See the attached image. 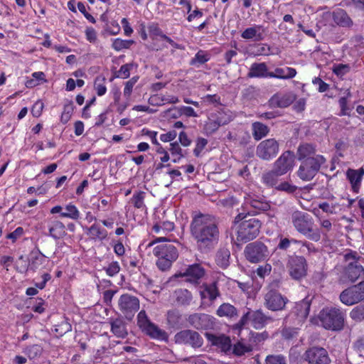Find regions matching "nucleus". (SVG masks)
Instances as JSON below:
<instances>
[{
  "mask_svg": "<svg viewBox=\"0 0 364 364\" xmlns=\"http://www.w3.org/2000/svg\"><path fill=\"white\" fill-rule=\"evenodd\" d=\"M190 230L198 250L202 253L210 252L218 243V221L213 215L203 213L195 215L190 225Z\"/></svg>",
  "mask_w": 364,
  "mask_h": 364,
  "instance_id": "nucleus-1",
  "label": "nucleus"
},
{
  "mask_svg": "<svg viewBox=\"0 0 364 364\" xmlns=\"http://www.w3.org/2000/svg\"><path fill=\"white\" fill-rule=\"evenodd\" d=\"M247 214L239 213L235 218V222L244 220L238 226L237 231V240L246 243L256 238L260 231L261 223L257 218L246 219Z\"/></svg>",
  "mask_w": 364,
  "mask_h": 364,
  "instance_id": "nucleus-2",
  "label": "nucleus"
},
{
  "mask_svg": "<svg viewBox=\"0 0 364 364\" xmlns=\"http://www.w3.org/2000/svg\"><path fill=\"white\" fill-rule=\"evenodd\" d=\"M153 253L158 257L156 265L162 271L168 269L178 256L177 249L170 242L158 245L154 248Z\"/></svg>",
  "mask_w": 364,
  "mask_h": 364,
  "instance_id": "nucleus-3",
  "label": "nucleus"
},
{
  "mask_svg": "<svg viewBox=\"0 0 364 364\" xmlns=\"http://www.w3.org/2000/svg\"><path fill=\"white\" fill-rule=\"evenodd\" d=\"M321 326L328 330L341 331L344 326L345 314L338 308H326L319 314Z\"/></svg>",
  "mask_w": 364,
  "mask_h": 364,
  "instance_id": "nucleus-4",
  "label": "nucleus"
},
{
  "mask_svg": "<svg viewBox=\"0 0 364 364\" xmlns=\"http://www.w3.org/2000/svg\"><path fill=\"white\" fill-rule=\"evenodd\" d=\"M292 166L291 161H276L273 168L262 174V183L267 187L276 188L279 177L287 173Z\"/></svg>",
  "mask_w": 364,
  "mask_h": 364,
  "instance_id": "nucleus-5",
  "label": "nucleus"
},
{
  "mask_svg": "<svg viewBox=\"0 0 364 364\" xmlns=\"http://www.w3.org/2000/svg\"><path fill=\"white\" fill-rule=\"evenodd\" d=\"M345 261L348 262L345 268V275L351 282L364 279V267L360 264L361 257L355 251H350L344 255Z\"/></svg>",
  "mask_w": 364,
  "mask_h": 364,
  "instance_id": "nucleus-6",
  "label": "nucleus"
},
{
  "mask_svg": "<svg viewBox=\"0 0 364 364\" xmlns=\"http://www.w3.org/2000/svg\"><path fill=\"white\" fill-rule=\"evenodd\" d=\"M244 253L246 259L251 263H258L265 260L269 256L267 247L259 241L247 245Z\"/></svg>",
  "mask_w": 364,
  "mask_h": 364,
  "instance_id": "nucleus-7",
  "label": "nucleus"
},
{
  "mask_svg": "<svg viewBox=\"0 0 364 364\" xmlns=\"http://www.w3.org/2000/svg\"><path fill=\"white\" fill-rule=\"evenodd\" d=\"M341 301L346 306H352L364 299V281L344 289L340 294Z\"/></svg>",
  "mask_w": 364,
  "mask_h": 364,
  "instance_id": "nucleus-8",
  "label": "nucleus"
},
{
  "mask_svg": "<svg viewBox=\"0 0 364 364\" xmlns=\"http://www.w3.org/2000/svg\"><path fill=\"white\" fill-rule=\"evenodd\" d=\"M119 309L127 320H132L139 309V300L129 294H122L118 300Z\"/></svg>",
  "mask_w": 364,
  "mask_h": 364,
  "instance_id": "nucleus-9",
  "label": "nucleus"
},
{
  "mask_svg": "<svg viewBox=\"0 0 364 364\" xmlns=\"http://www.w3.org/2000/svg\"><path fill=\"white\" fill-rule=\"evenodd\" d=\"M218 279L219 277L215 278L210 283H203L200 286L199 294L202 305L210 306L220 296L218 289Z\"/></svg>",
  "mask_w": 364,
  "mask_h": 364,
  "instance_id": "nucleus-10",
  "label": "nucleus"
},
{
  "mask_svg": "<svg viewBox=\"0 0 364 364\" xmlns=\"http://www.w3.org/2000/svg\"><path fill=\"white\" fill-rule=\"evenodd\" d=\"M176 343L188 345L193 348H200L203 344V337L196 331L186 329L178 332L174 336Z\"/></svg>",
  "mask_w": 364,
  "mask_h": 364,
  "instance_id": "nucleus-11",
  "label": "nucleus"
},
{
  "mask_svg": "<svg viewBox=\"0 0 364 364\" xmlns=\"http://www.w3.org/2000/svg\"><path fill=\"white\" fill-rule=\"evenodd\" d=\"M288 302L289 299L285 296L274 289L269 290L264 296V306L272 311L284 309Z\"/></svg>",
  "mask_w": 364,
  "mask_h": 364,
  "instance_id": "nucleus-12",
  "label": "nucleus"
},
{
  "mask_svg": "<svg viewBox=\"0 0 364 364\" xmlns=\"http://www.w3.org/2000/svg\"><path fill=\"white\" fill-rule=\"evenodd\" d=\"M206 271L200 264L195 263L188 265L183 271L176 274V277H184L185 281L193 285H198L200 283L202 279L205 277Z\"/></svg>",
  "mask_w": 364,
  "mask_h": 364,
  "instance_id": "nucleus-13",
  "label": "nucleus"
},
{
  "mask_svg": "<svg viewBox=\"0 0 364 364\" xmlns=\"http://www.w3.org/2000/svg\"><path fill=\"white\" fill-rule=\"evenodd\" d=\"M288 267L291 277L294 279H300L306 274L307 262L303 256H290Z\"/></svg>",
  "mask_w": 364,
  "mask_h": 364,
  "instance_id": "nucleus-14",
  "label": "nucleus"
},
{
  "mask_svg": "<svg viewBox=\"0 0 364 364\" xmlns=\"http://www.w3.org/2000/svg\"><path fill=\"white\" fill-rule=\"evenodd\" d=\"M303 358L309 364H330L327 350L321 347H311L306 350Z\"/></svg>",
  "mask_w": 364,
  "mask_h": 364,
  "instance_id": "nucleus-15",
  "label": "nucleus"
},
{
  "mask_svg": "<svg viewBox=\"0 0 364 364\" xmlns=\"http://www.w3.org/2000/svg\"><path fill=\"white\" fill-rule=\"evenodd\" d=\"M279 151L278 142L274 139L261 141L257 147V154L262 159H269L277 156Z\"/></svg>",
  "mask_w": 364,
  "mask_h": 364,
  "instance_id": "nucleus-16",
  "label": "nucleus"
},
{
  "mask_svg": "<svg viewBox=\"0 0 364 364\" xmlns=\"http://www.w3.org/2000/svg\"><path fill=\"white\" fill-rule=\"evenodd\" d=\"M292 223L296 230L303 235L312 232V218L307 213L301 211L294 212L292 214Z\"/></svg>",
  "mask_w": 364,
  "mask_h": 364,
  "instance_id": "nucleus-17",
  "label": "nucleus"
},
{
  "mask_svg": "<svg viewBox=\"0 0 364 364\" xmlns=\"http://www.w3.org/2000/svg\"><path fill=\"white\" fill-rule=\"evenodd\" d=\"M188 321L193 328L198 330L212 329L215 326V318L208 314L202 313L190 315Z\"/></svg>",
  "mask_w": 364,
  "mask_h": 364,
  "instance_id": "nucleus-18",
  "label": "nucleus"
},
{
  "mask_svg": "<svg viewBox=\"0 0 364 364\" xmlns=\"http://www.w3.org/2000/svg\"><path fill=\"white\" fill-rule=\"evenodd\" d=\"M320 166L318 161H302L298 171V176L303 181H310L316 176Z\"/></svg>",
  "mask_w": 364,
  "mask_h": 364,
  "instance_id": "nucleus-19",
  "label": "nucleus"
},
{
  "mask_svg": "<svg viewBox=\"0 0 364 364\" xmlns=\"http://www.w3.org/2000/svg\"><path fill=\"white\" fill-rule=\"evenodd\" d=\"M311 300L308 297L296 303L294 308L287 316V319L296 316L298 323L302 322L307 318L310 311Z\"/></svg>",
  "mask_w": 364,
  "mask_h": 364,
  "instance_id": "nucleus-20",
  "label": "nucleus"
},
{
  "mask_svg": "<svg viewBox=\"0 0 364 364\" xmlns=\"http://www.w3.org/2000/svg\"><path fill=\"white\" fill-rule=\"evenodd\" d=\"M326 14L332 17L334 23L338 26L350 28L354 25L353 21L343 9L338 8L332 12L326 13Z\"/></svg>",
  "mask_w": 364,
  "mask_h": 364,
  "instance_id": "nucleus-21",
  "label": "nucleus"
},
{
  "mask_svg": "<svg viewBox=\"0 0 364 364\" xmlns=\"http://www.w3.org/2000/svg\"><path fill=\"white\" fill-rule=\"evenodd\" d=\"M245 203L246 205H249L252 210L251 212L253 214H257L262 211H267L269 210L270 205L264 198H259L255 195L248 194L245 198Z\"/></svg>",
  "mask_w": 364,
  "mask_h": 364,
  "instance_id": "nucleus-22",
  "label": "nucleus"
},
{
  "mask_svg": "<svg viewBox=\"0 0 364 364\" xmlns=\"http://www.w3.org/2000/svg\"><path fill=\"white\" fill-rule=\"evenodd\" d=\"M250 321L256 329H261L267 324L273 322L272 317L265 314L262 309L256 311L250 310Z\"/></svg>",
  "mask_w": 364,
  "mask_h": 364,
  "instance_id": "nucleus-23",
  "label": "nucleus"
},
{
  "mask_svg": "<svg viewBox=\"0 0 364 364\" xmlns=\"http://www.w3.org/2000/svg\"><path fill=\"white\" fill-rule=\"evenodd\" d=\"M295 100L292 93L274 94L269 100V105L273 107L285 108L289 107Z\"/></svg>",
  "mask_w": 364,
  "mask_h": 364,
  "instance_id": "nucleus-24",
  "label": "nucleus"
},
{
  "mask_svg": "<svg viewBox=\"0 0 364 364\" xmlns=\"http://www.w3.org/2000/svg\"><path fill=\"white\" fill-rule=\"evenodd\" d=\"M46 257L39 250L32 251L30 255L28 264L23 269L36 272L46 262Z\"/></svg>",
  "mask_w": 364,
  "mask_h": 364,
  "instance_id": "nucleus-25",
  "label": "nucleus"
},
{
  "mask_svg": "<svg viewBox=\"0 0 364 364\" xmlns=\"http://www.w3.org/2000/svg\"><path fill=\"white\" fill-rule=\"evenodd\" d=\"M264 28L261 25H255L253 27L246 28L242 33L241 37L244 39H252L255 41H261L264 39Z\"/></svg>",
  "mask_w": 364,
  "mask_h": 364,
  "instance_id": "nucleus-26",
  "label": "nucleus"
},
{
  "mask_svg": "<svg viewBox=\"0 0 364 364\" xmlns=\"http://www.w3.org/2000/svg\"><path fill=\"white\" fill-rule=\"evenodd\" d=\"M270 73L271 72L268 71V68L265 63H254L251 65L250 70L247 73V77H269V75L270 74Z\"/></svg>",
  "mask_w": 364,
  "mask_h": 364,
  "instance_id": "nucleus-27",
  "label": "nucleus"
},
{
  "mask_svg": "<svg viewBox=\"0 0 364 364\" xmlns=\"http://www.w3.org/2000/svg\"><path fill=\"white\" fill-rule=\"evenodd\" d=\"M49 235L54 239H60L66 234L65 226L60 220L50 219L48 221Z\"/></svg>",
  "mask_w": 364,
  "mask_h": 364,
  "instance_id": "nucleus-28",
  "label": "nucleus"
},
{
  "mask_svg": "<svg viewBox=\"0 0 364 364\" xmlns=\"http://www.w3.org/2000/svg\"><path fill=\"white\" fill-rule=\"evenodd\" d=\"M230 251L226 247L218 250L215 254V262L222 269H226L230 265Z\"/></svg>",
  "mask_w": 364,
  "mask_h": 364,
  "instance_id": "nucleus-29",
  "label": "nucleus"
},
{
  "mask_svg": "<svg viewBox=\"0 0 364 364\" xmlns=\"http://www.w3.org/2000/svg\"><path fill=\"white\" fill-rule=\"evenodd\" d=\"M111 331L118 338H125L128 333L126 327V323L123 319L117 318L112 319L110 321Z\"/></svg>",
  "mask_w": 364,
  "mask_h": 364,
  "instance_id": "nucleus-30",
  "label": "nucleus"
},
{
  "mask_svg": "<svg viewBox=\"0 0 364 364\" xmlns=\"http://www.w3.org/2000/svg\"><path fill=\"white\" fill-rule=\"evenodd\" d=\"M143 331L152 338L161 341H166L168 339L167 333L164 330L159 328L152 322L148 324Z\"/></svg>",
  "mask_w": 364,
  "mask_h": 364,
  "instance_id": "nucleus-31",
  "label": "nucleus"
},
{
  "mask_svg": "<svg viewBox=\"0 0 364 364\" xmlns=\"http://www.w3.org/2000/svg\"><path fill=\"white\" fill-rule=\"evenodd\" d=\"M296 75V70L293 68H277L274 72H271L269 75V77L279 79H291Z\"/></svg>",
  "mask_w": 364,
  "mask_h": 364,
  "instance_id": "nucleus-32",
  "label": "nucleus"
},
{
  "mask_svg": "<svg viewBox=\"0 0 364 364\" xmlns=\"http://www.w3.org/2000/svg\"><path fill=\"white\" fill-rule=\"evenodd\" d=\"M167 324L170 328H180L183 326L182 315L178 310H171L166 315Z\"/></svg>",
  "mask_w": 364,
  "mask_h": 364,
  "instance_id": "nucleus-33",
  "label": "nucleus"
},
{
  "mask_svg": "<svg viewBox=\"0 0 364 364\" xmlns=\"http://www.w3.org/2000/svg\"><path fill=\"white\" fill-rule=\"evenodd\" d=\"M252 136L256 141L262 139L269 132V128L259 122H255L252 124Z\"/></svg>",
  "mask_w": 364,
  "mask_h": 364,
  "instance_id": "nucleus-34",
  "label": "nucleus"
},
{
  "mask_svg": "<svg viewBox=\"0 0 364 364\" xmlns=\"http://www.w3.org/2000/svg\"><path fill=\"white\" fill-rule=\"evenodd\" d=\"M216 314L220 317L232 318L237 316V310L233 305L229 303H223L217 309Z\"/></svg>",
  "mask_w": 364,
  "mask_h": 364,
  "instance_id": "nucleus-35",
  "label": "nucleus"
},
{
  "mask_svg": "<svg viewBox=\"0 0 364 364\" xmlns=\"http://www.w3.org/2000/svg\"><path fill=\"white\" fill-rule=\"evenodd\" d=\"M176 301L180 305H189L193 299L192 294L186 289H178L174 292Z\"/></svg>",
  "mask_w": 364,
  "mask_h": 364,
  "instance_id": "nucleus-36",
  "label": "nucleus"
},
{
  "mask_svg": "<svg viewBox=\"0 0 364 364\" xmlns=\"http://www.w3.org/2000/svg\"><path fill=\"white\" fill-rule=\"evenodd\" d=\"M299 159H316L315 148L311 144H301L298 148Z\"/></svg>",
  "mask_w": 364,
  "mask_h": 364,
  "instance_id": "nucleus-37",
  "label": "nucleus"
},
{
  "mask_svg": "<svg viewBox=\"0 0 364 364\" xmlns=\"http://www.w3.org/2000/svg\"><path fill=\"white\" fill-rule=\"evenodd\" d=\"M346 176L352 186L353 191L358 193L362 180L358 171L349 168L346 172Z\"/></svg>",
  "mask_w": 364,
  "mask_h": 364,
  "instance_id": "nucleus-38",
  "label": "nucleus"
},
{
  "mask_svg": "<svg viewBox=\"0 0 364 364\" xmlns=\"http://www.w3.org/2000/svg\"><path fill=\"white\" fill-rule=\"evenodd\" d=\"M215 343L227 355H231V350L232 346L231 344V340L228 336H220L216 338Z\"/></svg>",
  "mask_w": 364,
  "mask_h": 364,
  "instance_id": "nucleus-39",
  "label": "nucleus"
},
{
  "mask_svg": "<svg viewBox=\"0 0 364 364\" xmlns=\"http://www.w3.org/2000/svg\"><path fill=\"white\" fill-rule=\"evenodd\" d=\"M89 234L92 238L100 240H103L107 237V230L102 228L98 224H93L89 228Z\"/></svg>",
  "mask_w": 364,
  "mask_h": 364,
  "instance_id": "nucleus-40",
  "label": "nucleus"
},
{
  "mask_svg": "<svg viewBox=\"0 0 364 364\" xmlns=\"http://www.w3.org/2000/svg\"><path fill=\"white\" fill-rule=\"evenodd\" d=\"M252 351V347L250 345H246L241 341H237L232 348L231 355L235 356L244 355L246 353Z\"/></svg>",
  "mask_w": 364,
  "mask_h": 364,
  "instance_id": "nucleus-41",
  "label": "nucleus"
},
{
  "mask_svg": "<svg viewBox=\"0 0 364 364\" xmlns=\"http://www.w3.org/2000/svg\"><path fill=\"white\" fill-rule=\"evenodd\" d=\"M210 60V55L205 51L200 50L190 61V65L199 67Z\"/></svg>",
  "mask_w": 364,
  "mask_h": 364,
  "instance_id": "nucleus-42",
  "label": "nucleus"
},
{
  "mask_svg": "<svg viewBox=\"0 0 364 364\" xmlns=\"http://www.w3.org/2000/svg\"><path fill=\"white\" fill-rule=\"evenodd\" d=\"M174 228V224L170 221H163L156 223L152 230L156 233H166L171 232Z\"/></svg>",
  "mask_w": 364,
  "mask_h": 364,
  "instance_id": "nucleus-43",
  "label": "nucleus"
},
{
  "mask_svg": "<svg viewBox=\"0 0 364 364\" xmlns=\"http://www.w3.org/2000/svg\"><path fill=\"white\" fill-rule=\"evenodd\" d=\"M350 317L357 323L364 321V301L350 311Z\"/></svg>",
  "mask_w": 364,
  "mask_h": 364,
  "instance_id": "nucleus-44",
  "label": "nucleus"
},
{
  "mask_svg": "<svg viewBox=\"0 0 364 364\" xmlns=\"http://www.w3.org/2000/svg\"><path fill=\"white\" fill-rule=\"evenodd\" d=\"M64 212L61 213V217L72 220H77L80 218V212L77 207L72 203L67 205Z\"/></svg>",
  "mask_w": 364,
  "mask_h": 364,
  "instance_id": "nucleus-45",
  "label": "nucleus"
},
{
  "mask_svg": "<svg viewBox=\"0 0 364 364\" xmlns=\"http://www.w3.org/2000/svg\"><path fill=\"white\" fill-rule=\"evenodd\" d=\"M43 352V348L38 344L31 345L26 348L23 353L28 356L30 359H34L39 357Z\"/></svg>",
  "mask_w": 364,
  "mask_h": 364,
  "instance_id": "nucleus-46",
  "label": "nucleus"
},
{
  "mask_svg": "<svg viewBox=\"0 0 364 364\" xmlns=\"http://www.w3.org/2000/svg\"><path fill=\"white\" fill-rule=\"evenodd\" d=\"M74 110V105L73 101H68L64 105L63 112L61 114L60 121L63 124H66L70 119Z\"/></svg>",
  "mask_w": 364,
  "mask_h": 364,
  "instance_id": "nucleus-47",
  "label": "nucleus"
},
{
  "mask_svg": "<svg viewBox=\"0 0 364 364\" xmlns=\"http://www.w3.org/2000/svg\"><path fill=\"white\" fill-rule=\"evenodd\" d=\"M134 43L132 40H123L121 38H116L112 43V48L117 50L119 51L122 49L129 48L130 46Z\"/></svg>",
  "mask_w": 364,
  "mask_h": 364,
  "instance_id": "nucleus-48",
  "label": "nucleus"
},
{
  "mask_svg": "<svg viewBox=\"0 0 364 364\" xmlns=\"http://www.w3.org/2000/svg\"><path fill=\"white\" fill-rule=\"evenodd\" d=\"M133 68L132 63H126L121 66L120 69L114 75V77L127 79L130 75V70Z\"/></svg>",
  "mask_w": 364,
  "mask_h": 364,
  "instance_id": "nucleus-49",
  "label": "nucleus"
},
{
  "mask_svg": "<svg viewBox=\"0 0 364 364\" xmlns=\"http://www.w3.org/2000/svg\"><path fill=\"white\" fill-rule=\"evenodd\" d=\"M227 120H223L220 117H217L215 119H210V121L206 124L207 130L214 132L222 126L228 124Z\"/></svg>",
  "mask_w": 364,
  "mask_h": 364,
  "instance_id": "nucleus-50",
  "label": "nucleus"
},
{
  "mask_svg": "<svg viewBox=\"0 0 364 364\" xmlns=\"http://www.w3.org/2000/svg\"><path fill=\"white\" fill-rule=\"evenodd\" d=\"M301 241L296 240L295 239H289L287 237H281L279 239V242L277 245V248L282 250H288L292 245L299 244Z\"/></svg>",
  "mask_w": 364,
  "mask_h": 364,
  "instance_id": "nucleus-51",
  "label": "nucleus"
},
{
  "mask_svg": "<svg viewBox=\"0 0 364 364\" xmlns=\"http://www.w3.org/2000/svg\"><path fill=\"white\" fill-rule=\"evenodd\" d=\"M146 193L144 191H138L134 193L133 195L131 201L133 203L134 206L136 208H142L145 207L144 200L145 198Z\"/></svg>",
  "mask_w": 364,
  "mask_h": 364,
  "instance_id": "nucleus-52",
  "label": "nucleus"
},
{
  "mask_svg": "<svg viewBox=\"0 0 364 364\" xmlns=\"http://www.w3.org/2000/svg\"><path fill=\"white\" fill-rule=\"evenodd\" d=\"M265 364H287V358L282 355H269L266 357Z\"/></svg>",
  "mask_w": 364,
  "mask_h": 364,
  "instance_id": "nucleus-53",
  "label": "nucleus"
},
{
  "mask_svg": "<svg viewBox=\"0 0 364 364\" xmlns=\"http://www.w3.org/2000/svg\"><path fill=\"white\" fill-rule=\"evenodd\" d=\"M105 77H96L95 81V89L98 96H102L106 93L107 87L105 85Z\"/></svg>",
  "mask_w": 364,
  "mask_h": 364,
  "instance_id": "nucleus-54",
  "label": "nucleus"
},
{
  "mask_svg": "<svg viewBox=\"0 0 364 364\" xmlns=\"http://www.w3.org/2000/svg\"><path fill=\"white\" fill-rule=\"evenodd\" d=\"M137 323L140 328L142 331L151 323V321L149 319L146 313L144 310H141L137 315Z\"/></svg>",
  "mask_w": 364,
  "mask_h": 364,
  "instance_id": "nucleus-55",
  "label": "nucleus"
},
{
  "mask_svg": "<svg viewBox=\"0 0 364 364\" xmlns=\"http://www.w3.org/2000/svg\"><path fill=\"white\" fill-rule=\"evenodd\" d=\"M138 80L139 76H134L125 83V87L124 89V95L127 99L129 98L132 92L133 87L137 82Z\"/></svg>",
  "mask_w": 364,
  "mask_h": 364,
  "instance_id": "nucleus-56",
  "label": "nucleus"
},
{
  "mask_svg": "<svg viewBox=\"0 0 364 364\" xmlns=\"http://www.w3.org/2000/svg\"><path fill=\"white\" fill-rule=\"evenodd\" d=\"M350 71V66L348 64H337L333 67V72L336 75H344Z\"/></svg>",
  "mask_w": 364,
  "mask_h": 364,
  "instance_id": "nucleus-57",
  "label": "nucleus"
},
{
  "mask_svg": "<svg viewBox=\"0 0 364 364\" xmlns=\"http://www.w3.org/2000/svg\"><path fill=\"white\" fill-rule=\"evenodd\" d=\"M24 233L23 228L22 227H18L14 231L7 234L6 237L11 240L14 243L18 239L23 236Z\"/></svg>",
  "mask_w": 364,
  "mask_h": 364,
  "instance_id": "nucleus-58",
  "label": "nucleus"
},
{
  "mask_svg": "<svg viewBox=\"0 0 364 364\" xmlns=\"http://www.w3.org/2000/svg\"><path fill=\"white\" fill-rule=\"evenodd\" d=\"M208 144V140L205 138L199 137L196 141V146L193 150L194 154L198 157L201 151Z\"/></svg>",
  "mask_w": 364,
  "mask_h": 364,
  "instance_id": "nucleus-59",
  "label": "nucleus"
},
{
  "mask_svg": "<svg viewBox=\"0 0 364 364\" xmlns=\"http://www.w3.org/2000/svg\"><path fill=\"white\" fill-rule=\"evenodd\" d=\"M166 168V171H164L166 173L169 174L171 178H175L176 176H181V173L179 170L177 169H172L171 170L168 166H166L162 163H159L156 165V171H159V169Z\"/></svg>",
  "mask_w": 364,
  "mask_h": 364,
  "instance_id": "nucleus-60",
  "label": "nucleus"
},
{
  "mask_svg": "<svg viewBox=\"0 0 364 364\" xmlns=\"http://www.w3.org/2000/svg\"><path fill=\"white\" fill-rule=\"evenodd\" d=\"M120 270L119 264L117 262H111L107 267L105 268L106 273L109 277L116 275Z\"/></svg>",
  "mask_w": 364,
  "mask_h": 364,
  "instance_id": "nucleus-61",
  "label": "nucleus"
},
{
  "mask_svg": "<svg viewBox=\"0 0 364 364\" xmlns=\"http://www.w3.org/2000/svg\"><path fill=\"white\" fill-rule=\"evenodd\" d=\"M296 187L293 186L288 182H283L279 184L276 189L281 191H285L288 193H292L296 190Z\"/></svg>",
  "mask_w": 364,
  "mask_h": 364,
  "instance_id": "nucleus-62",
  "label": "nucleus"
},
{
  "mask_svg": "<svg viewBox=\"0 0 364 364\" xmlns=\"http://www.w3.org/2000/svg\"><path fill=\"white\" fill-rule=\"evenodd\" d=\"M338 102H339V106L341 107L340 115L341 116H344V115L350 116V114L348 112L350 110V108L347 105V104H348L347 97H341L339 99Z\"/></svg>",
  "mask_w": 364,
  "mask_h": 364,
  "instance_id": "nucleus-63",
  "label": "nucleus"
},
{
  "mask_svg": "<svg viewBox=\"0 0 364 364\" xmlns=\"http://www.w3.org/2000/svg\"><path fill=\"white\" fill-rule=\"evenodd\" d=\"M312 83L318 85V90L319 92H324L329 89V85L323 81L320 77H317L313 79Z\"/></svg>",
  "mask_w": 364,
  "mask_h": 364,
  "instance_id": "nucleus-64",
  "label": "nucleus"
}]
</instances>
